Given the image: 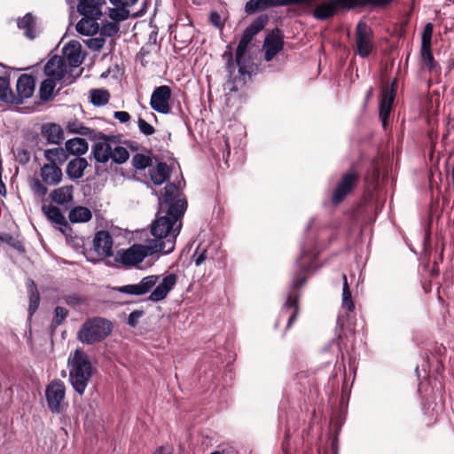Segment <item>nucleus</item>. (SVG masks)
Segmentation results:
<instances>
[{
  "instance_id": "nucleus-38",
  "label": "nucleus",
  "mask_w": 454,
  "mask_h": 454,
  "mask_svg": "<svg viewBox=\"0 0 454 454\" xmlns=\"http://www.w3.org/2000/svg\"><path fill=\"white\" fill-rule=\"evenodd\" d=\"M110 94L106 90H91L90 102L96 106H103L109 101Z\"/></svg>"
},
{
  "instance_id": "nucleus-43",
  "label": "nucleus",
  "mask_w": 454,
  "mask_h": 454,
  "mask_svg": "<svg viewBox=\"0 0 454 454\" xmlns=\"http://www.w3.org/2000/svg\"><path fill=\"white\" fill-rule=\"evenodd\" d=\"M31 283H32V286H35L33 281ZM34 287H35V290H31V294H30V298H29L28 313H29L30 317L33 316L34 313L38 309L39 301H40L39 293L37 292L36 287L35 286H34Z\"/></svg>"
},
{
  "instance_id": "nucleus-18",
  "label": "nucleus",
  "mask_w": 454,
  "mask_h": 454,
  "mask_svg": "<svg viewBox=\"0 0 454 454\" xmlns=\"http://www.w3.org/2000/svg\"><path fill=\"white\" fill-rule=\"evenodd\" d=\"M96 253L102 258L113 255V239L106 231H98L93 239Z\"/></svg>"
},
{
  "instance_id": "nucleus-62",
  "label": "nucleus",
  "mask_w": 454,
  "mask_h": 454,
  "mask_svg": "<svg viewBox=\"0 0 454 454\" xmlns=\"http://www.w3.org/2000/svg\"><path fill=\"white\" fill-rule=\"evenodd\" d=\"M416 373H417L418 377H419V367L416 368Z\"/></svg>"
},
{
  "instance_id": "nucleus-21",
  "label": "nucleus",
  "mask_w": 454,
  "mask_h": 454,
  "mask_svg": "<svg viewBox=\"0 0 454 454\" xmlns=\"http://www.w3.org/2000/svg\"><path fill=\"white\" fill-rule=\"evenodd\" d=\"M283 39L279 35H268L263 43L265 60L270 61L283 49Z\"/></svg>"
},
{
  "instance_id": "nucleus-53",
  "label": "nucleus",
  "mask_w": 454,
  "mask_h": 454,
  "mask_svg": "<svg viewBox=\"0 0 454 454\" xmlns=\"http://www.w3.org/2000/svg\"><path fill=\"white\" fill-rule=\"evenodd\" d=\"M380 178V170L373 168L365 176V182L372 186H375Z\"/></svg>"
},
{
  "instance_id": "nucleus-11",
  "label": "nucleus",
  "mask_w": 454,
  "mask_h": 454,
  "mask_svg": "<svg viewBox=\"0 0 454 454\" xmlns=\"http://www.w3.org/2000/svg\"><path fill=\"white\" fill-rule=\"evenodd\" d=\"M66 395V387L60 380H52L46 387L45 396L48 407L53 413L61 411V403Z\"/></svg>"
},
{
  "instance_id": "nucleus-34",
  "label": "nucleus",
  "mask_w": 454,
  "mask_h": 454,
  "mask_svg": "<svg viewBox=\"0 0 454 454\" xmlns=\"http://www.w3.org/2000/svg\"><path fill=\"white\" fill-rule=\"evenodd\" d=\"M0 100L11 104L15 101L14 92L10 88V81L7 77L0 76Z\"/></svg>"
},
{
  "instance_id": "nucleus-40",
  "label": "nucleus",
  "mask_w": 454,
  "mask_h": 454,
  "mask_svg": "<svg viewBox=\"0 0 454 454\" xmlns=\"http://www.w3.org/2000/svg\"><path fill=\"white\" fill-rule=\"evenodd\" d=\"M152 165V158L143 153H136L132 157V166L136 169H145Z\"/></svg>"
},
{
  "instance_id": "nucleus-46",
  "label": "nucleus",
  "mask_w": 454,
  "mask_h": 454,
  "mask_svg": "<svg viewBox=\"0 0 454 454\" xmlns=\"http://www.w3.org/2000/svg\"><path fill=\"white\" fill-rule=\"evenodd\" d=\"M434 31V26L432 23L426 24L422 35H421V46L427 47L431 46V40Z\"/></svg>"
},
{
  "instance_id": "nucleus-54",
  "label": "nucleus",
  "mask_w": 454,
  "mask_h": 454,
  "mask_svg": "<svg viewBox=\"0 0 454 454\" xmlns=\"http://www.w3.org/2000/svg\"><path fill=\"white\" fill-rule=\"evenodd\" d=\"M110 3L115 7L125 9L134 5L137 0H109Z\"/></svg>"
},
{
  "instance_id": "nucleus-24",
  "label": "nucleus",
  "mask_w": 454,
  "mask_h": 454,
  "mask_svg": "<svg viewBox=\"0 0 454 454\" xmlns=\"http://www.w3.org/2000/svg\"><path fill=\"white\" fill-rule=\"evenodd\" d=\"M42 136L49 144L58 145L63 140V130L61 127L55 123H46L42 126Z\"/></svg>"
},
{
  "instance_id": "nucleus-42",
  "label": "nucleus",
  "mask_w": 454,
  "mask_h": 454,
  "mask_svg": "<svg viewBox=\"0 0 454 454\" xmlns=\"http://www.w3.org/2000/svg\"><path fill=\"white\" fill-rule=\"evenodd\" d=\"M120 29V26L117 22H106L102 24L101 27H99L100 34L103 36H114Z\"/></svg>"
},
{
  "instance_id": "nucleus-45",
  "label": "nucleus",
  "mask_w": 454,
  "mask_h": 454,
  "mask_svg": "<svg viewBox=\"0 0 454 454\" xmlns=\"http://www.w3.org/2000/svg\"><path fill=\"white\" fill-rule=\"evenodd\" d=\"M68 315V311L66 308L58 306L54 310V317L52 320V325L57 327L62 324Z\"/></svg>"
},
{
  "instance_id": "nucleus-57",
  "label": "nucleus",
  "mask_w": 454,
  "mask_h": 454,
  "mask_svg": "<svg viewBox=\"0 0 454 454\" xmlns=\"http://www.w3.org/2000/svg\"><path fill=\"white\" fill-rule=\"evenodd\" d=\"M210 22L216 27H220L222 26L220 14L216 12H212L210 13Z\"/></svg>"
},
{
  "instance_id": "nucleus-36",
  "label": "nucleus",
  "mask_w": 454,
  "mask_h": 454,
  "mask_svg": "<svg viewBox=\"0 0 454 454\" xmlns=\"http://www.w3.org/2000/svg\"><path fill=\"white\" fill-rule=\"evenodd\" d=\"M44 157L49 161L48 164H61L67 158L66 153L62 148H51L44 151Z\"/></svg>"
},
{
  "instance_id": "nucleus-55",
  "label": "nucleus",
  "mask_w": 454,
  "mask_h": 454,
  "mask_svg": "<svg viewBox=\"0 0 454 454\" xmlns=\"http://www.w3.org/2000/svg\"><path fill=\"white\" fill-rule=\"evenodd\" d=\"M142 311L139 310H134L132 311L128 317V324L130 326H136L137 324L138 319L142 317Z\"/></svg>"
},
{
  "instance_id": "nucleus-37",
  "label": "nucleus",
  "mask_w": 454,
  "mask_h": 454,
  "mask_svg": "<svg viewBox=\"0 0 454 454\" xmlns=\"http://www.w3.org/2000/svg\"><path fill=\"white\" fill-rule=\"evenodd\" d=\"M343 286H342V301L341 306L343 309H347L348 312L353 311L355 309V305L352 300L351 292L348 284L347 276L343 275Z\"/></svg>"
},
{
  "instance_id": "nucleus-7",
  "label": "nucleus",
  "mask_w": 454,
  "mask_h": 454,
  "mask_svg": "<svg viewBox=\"0 0 454 454\" xmlns=\"http://www.w3.org/2000/svg\"><path fill=\"white\" fill-rule=\"evenodd\" d=\"M392 1L393 0H330L317 5L313 12V16L318 20H325L333 17L340 7L353 8L361 2H367L375 5H385Z\"/></svg>"
},
{
  "instance_id": "nucleus-32",
  "label": "nucleus",
  "mask_w": 454,
  "mask_h": 454,
  "mask_svg": "<svg viewBox=\"0 0 454 454\" xmlns=\"http://www.w3.org/2000/svg\"><path fill=\"white\" fill-rule=\"evenodd\" d=\"M67 129L69 133L86 136L90 138H93L96 135V131L94 129L85 127L82 122L78 121H69L67 123Z\"/></svg>"
},
{
  "instance_id": "nucleus-6",
  "label": "nucleus",
  "mask_w": 454,
  "mask_h": 454,
  "mask_svg": "<svg viewBox=\"0 0 454 454\" xmlns=\"http://www.w3.org/2000/svg\"><path fill=\"white\" fill-rule=\"evenodd\" d=\"M112 331L109 321L98 317L84 322L77 333L78 340L84 344L99 342Z\"/></svg>"
},
{
  "instance_id": "nucleus-30",
  "label": "nucleus",
  "mask_w": 454,
  "mask_h": 454,
  "mask_svg": "<svg viewBox=\"0 0 454 454\" xmlns=\"http://www.w3.org/2000/svg\"><path fill=\"white\" fill-rule=\"evenodd\" d=\"M91 217V211L88 207L82 206L72 208L68 215L70 222L75 223L89 222Z\"/></svg>"
},
{
  "instance_id": "nucleus-27",
  "label": "nucleus",
  "mask_w": 454,
  "mask_h": 454,
  "mask_svg": "<svg viewBox=\"0 0 454 454\" xmlns=\"http://www.w3.org/2000/svg\"><path fill=\"white\" fill-rule=\"evenodd\" d=\"M169 168L165 162H159L149 169V176L155 185L162 184L169 176Z\"/></svg>"
},
{
  "instance_id": "nucleus-47",
  "label": "nucleus",
  "mask_w": 454,
  "mask_h": 454,
  "mask_svg": "<svg viewBox=\"0 0 454 454\" xmlns=\"http://www.w3.org/2000/svg\"><path fill=\"white\" fill-rule=\"evenodd\" d=\"M128 14L129 12H126L125 9L116 7L115 9H110L108 15L113 22H117L119 24L120 21L127 19Z\"/></svg>"
},
{
  "instance_id": "nucleus-44",
  "label": "nucleus",
  "mask_w": 454,
  "mask_h": 454,
  "mask_svg": "<svg viewBox=\"0 0 454 454\" xmlns=\"http://www.w3.org/2000/svg\"><path fill=\"white\" fill-rule=\"evenodd\" d=\"M31 189H32L34 194L38 198H43L48 192L46 184H44L43 182L41 183V181H39L37 179L32 180Z\"/></svg>"
},
{
  "instance_id": "nucleus-10",
  "label": "nucleus",
  "mask_w": 454,
  "mask_h": 454,
  "mask_svg": "<svg viewBox=\"0 0 454 454\" xmlns=\"http://www.w3.org/2000/svg\"><path fill=\"white\" fill-rule=\"evenodd\" d=\"M359 180V174L355 169H350L344 173L341 179L337 184L331 201L333 205H339L356 187Z\"/></svg>"
},
{
  "instance_id": "nucleus-33",
  "label": "nucleus",
  "mask_w": 454,
  "mask_h": 454,
  "mask_svg": "<svg viewBox=\"0 0 454 454\" xmlns=\"http://www.w3.org/2000/svg\"><path fill=\"white\" fill-rule=\"evenodd\" d=\"M420 58L423 65L427 67L429 72H434L439 69L437 63L434 61L431 46H421Z\"/></svg>"
},
{
  "instance_id": "nucleus-4",
  "label": "nucleus",
  "mask_w": 454,
  "mask_h": 454,
  "mask_svg": "<svg viewBox=\"0 0 454 454\" xmlns=\"http://www.w3.org/2000/svg\"><path fill=\"white\" fill-rule=\"evenodd\" d=\"M67 368L70 384L79 395H82L94 372L88 355L81 349L74 350L68 357Z\"/></svg>"
},
{
  "instance_id": "nucleus-2",
  "label": "nucleus",
  "mask_w": 454,
  "mask_h": 454,
  "mask_svg": "<svg viewBox=\"0 0 454 454\" xmlns=\"http://www.w3.org/2000/svg\"><path fill=\"white\" fill-rule=\"evenodd\" d=\"M317 255L318 252L313 243H303L301 246V254L296 261L298 271L293 277L280 314L281 317L287 316V329L290 328L296 320L299 311V289L306 283L309 275L315 270L313 262Z\"/></svg>"
},
{
  "instance_id": "nucleus-1",
  "label": "nucleus",
  "mask_w": 454,
  "mask_h": 454,
  "mask_svg": "<svg viewBox=\"0 0 454 454\" xmlns=\"http://www.w3.org/2000/svg\"><path fill=\"white\" fill-rule=\"evenodd\" d=\"M164 190V194L159 198L156 219L151 225L154 239L149 242L159 253L169 254L175 248L187 204L176 184L169 183Z\"/></svg>"
},
{
  "instance_id": "nucleus-41",
  "label": "nucleus",
  "mask_w": 454,
  "mask_h": 454,
  "mask_svg": "<svg viewBox=\"0 0 454 454\" xmlns=\"http://www.w3.org/2000/svg\"><path fill=\"white\" fill-rule=\"evenodd\" d=\"M268 21V18L266 16H260L256 18L245 30L248 32L250 35L254 36L261 30L263 29L266 23Z\"/></svg>"
},
{
  "instance_id": "nucleus-20",
  "label": "nucleus",
  "mask_w": 454,
  "mask_h": 454,
  "mask_svg": "<svg viewBox=\"0 0 454 454\" xmlns=\"http://www.w3.org/2000/svg\"><path fill=\"white\" fill-rule=\"evenodd\" d=\"M42 182L46 185H57L62 180V170L57 164H43L40 170Z\"/></svg>"
},
{
  "instance_id": "nucleus-56",
  "label": "nucleus",
  "mask_w": 454,
  "mask_h": 454,
  "mask_svg": "<svg viewBox=\"0 0 454 454\" xmlns=\"http://www.w3.org/2000/svg\"><path fill=\"white\" fill-rule=\"evenodd\" d=\"M114 117L120 122L125 123L130 120V114L125 111H116L114 113Z\"/></svg>"
},
{
  "instance_id": "nucleus-3",
  "label": "nucleus",
  "mask_w": 454,
  "mask_h": 454,
  "mask_svg": "<svg viewBox=\"0 0 454 454\" xmlns=\"http://www.w3.org/2000/svg\"><path fill=\"white\" fill-rule=\"evenodd\" d=\"M159 276L150 275L143 278L137 284L122 286L118 287L117 290L120 293L129 295H143L149 293L155 286L150 294L148 300L153 302H158L164 300L174 288L176 283V276L175 274H168L156 285Z\"/></svg>"
},
{
  "instance_id": "nucleus-58",
  "label": "nucleus",
  "mask_w": 454,
  "mask_h": 454,
  "mask_svg": "<svg viewBox=\"0 0 454 454\" xmlns=\"http://www.w3.org/2000/svg\"><path fill=\"white\" fill-rule=\"evenodd\" d=\"M18 155H19L20 162L25 163V162L28 161V160H29V154L25 150L20 151Z\"/></svg>"
},
{
  "instance_id": "nucleus-50",
  "label": "nucleus",
  "mask_w": 454,
  "mask_h": 454,
  "mask_svg": "<svg viewBox=\"0 0 454 454\" xmlns=\"http://www.w3.org/2000/svg\"><path fill=\"white\" fill-rule=\"evenodd\" d=\"M192 257L196 266L201 265L207 259V249L200 246L198 247Z\"/></svg>"
},
{
  "instance_id": "nucleus-48",
  "label": "nucleus",
  "mask_w": 454,
  "mask_h": 454,
  "mask_svg": "<svg viewBox=\"0 0 454 454\" xmlns=\"http://www.w3.org/2000/svg\"><path fill=\"white\" fill-rule=\"evenodd\" d=\"M0 241L8 244L9 246H11L19 252H24V247L22 243L19 239L11 235L5 234L4 236L0 238Z\"/></svg>"
},
{
  "instance_id": "nucleus-23",
  "label": "nucleus",
  "mask_w": 454,
  "mask_h": 454,
  "mask_svg": "<svg viewBox=\"0 0 454 454\" xmlns=\"http://www.w3.org/2000/svg\"><path fill=\"white\" fill-rule=\"evenodd\" d=\"M101 17L82 16L81 20L76 25L78 33L84 35H92L99 31L98 20Z\"/></svg>"
},
{
  "instance_id": "nucleus-59",
  "label": "nucleus",
  "mask_w": 454,
  "mask_h": 454,
  "mask_svg": "<svg viewBox=\"0 0 454 454\" xmlns=\"http://www.w3.org/2000/svg\"><path fill=\"white\" fill-rule=\"evenodd\" d=\"M332 450H333V454H337L338 452V450H337V442H336V440L333 442L332 443Z\"/></svg>"
},
{
  "instance_id": "nucleus-25",
  "label": "nucleus",
  "mask_w": 454,
  "mask_h": 454,
  "mask_svg": "<svg viewBox=\"0 0 454 454\" xmlns=\"http://www.w3.org/2000/svg\"><path fill=\"white\" fill-rule=\"evenodd\" d=\"M87 167L88 161L85 158L76 157L67 163V175L70 179H79L83 176Z\"/></svg>"
},
{
  "instance_id": "nucleus-9",
  "label": "nucleus",
  "mask_w": 454,
  "mask_h": 454,
  "mask_svg": "<svg viewBox=\"0 0 454 454\" xmlns=\"http://www.w3.org/2000/svg\"><path fill=\"white\" fill-rule=\"evenodd\" d=\"M82 70L76 74H74L71 70L64 62V59L59 55L51 57L44 66V74L47 77L52 78L58 82L64 81L66 84H70L74 82L75 78L79 76Z\"/></svg>"
},
{
  "instance_id": "nucleus-22",
  "label": "nucleus",
  "mask_w": 454,
  "mask_h": 454,
  "mask_svg": "<svg viewBox=\"0 0 454 454\" xmlns=\"http://www.w3.org/2000/svg\"><path fill=\"white\" fill-rule=\"evenodd\" d=\"M105 0H80L77 5V11L82 16L101 17V7Z\"/></svg>"
},
{
  "instance_id": "nucleus-19",
  "label": "nucleus",
  "mask_w": 454,
  "mask_h": 454,
  "mask_svg": "<svg viewBox=\"0 0 454 454\" xmlns=\"http://www.w3.org/2000/svg\"><path fill=\"white\" fill-rule=\"evenodd\" d=\"M113 141L103 137V140L98 141L92 146V153L95 160L99 163H106L111 160Z\"/></svg>"
},
{
  "instance_id": "nucleus-29",
  "label": "nucleus",
  "mask_w": 454,
  "mask_h": 454,
  "mask_svg": "<svg viewBox=\"0 0 454 454\" xmlns=\"http://www.w3.org/2000/svg\"><path fill=\"white\" fill-rule=\"evenodd\" d=\"M89 149L88 143L85 139L75 137L66 142V150L74 155H81L85 153Z\"/></svg>"
},
{
  "instance_id": "nucleus-61",
  "label": "nucleus",
  "mask_w": 454,
  "mask_h": 454,
  "mask_svg": "<svg viewBox=\"0 0 454 454\" xmlns=\"http://www.w3.org/2000/svg\"><path fill=\"white\" fill-rule=\"evenodd\" d=\"M153 454H164L163 448L160 447L158 448Z\"/></svg>"
},
{
  "instance_id": "nucleus-17",
  "label": "nucleus",
  "mask_w": 454,
  "mask_h": 454,
  "mask_svg": "<svg viewBox=\"0 0 454 454\" xmlns=\"http://www.w3.org/2000/svg\"><path fill=\"white\" fill-rule=\"evenodd\" d=\"M81 44L78 42L71 41L63 47L62 55L64 62L72 73L82 63Z\"/></svg>"
},
{
  "instance_id": "nucleus-64",
  "label": "nucleus",
  "mask_w": 454,
  "mask_h": 454,
  "mask_svg": "<svg viewBox=\"0 0 454 454\" xmlns=\"http://www.w3.org/2000/svg\"><path fill=\"white\" fill-rule=\"evenodd\" d=\"M210 454H220V452H218V451H214V452H212V453H210Z\"/></svg>"
},
{
  "instance_id": "nucleus-16",
  "label": "nucleus",
  "mask_w": 454,
  "mask_h": 454,
  "mask_svg": "<svg viewBox=\"0 0 454 454\" xmlns=\"http://www.w3.org/2000/svg\"><path fill=\"white\" fill-rule=\"evenodd\" d=\"M35 82L32 75L21 74L16 83V93H14L15 101L12 104H22L24 99L32 97L35 91Z\"/></svg>"
},
{
  "instance_id": "nucleus-5",
  "label": "nucleus",
  "mask_w": 454,
  "mask_h": 454,
  "mask_svg": "<svg viewBox=\"0 0 454 454\" xmlns=\"http://www.w3.org/2000/svg\"><path fill=\"white\" fill-rule=\"evenodd\" d=\"M253 38L254 36L245 30L237 47L235 62L239 67V77L231 79V75L235 68L232 59H230L226 64L227 70L230 74V80L227 81L225 89L230 92L238 91L239 86H243L245 84L247 76H250V73L245 64V54L247 46ZM230 58H231V54H230Z\"/></svg>"
},
{
  "instance_id": "nucleus-52",
  "label": "nucleus",
  "mask_w": 454,
  "mask_h": 454,
  "mask_svg": "<svg viewBox=\"0 0 454 454\" xmlns=\"http://www.w3.org/2000/svg\"><path fill=\"white\" fill-rule=\"evenodd\" d=\"M64 301L68 306L74 308L81 305L83 302L82 298L76 294L66 295L64 297Z\"/></svg>"
},
{
  "instance_id": "nucleus-31",
  "label": "nucleus",
  "mask_w": 454,
  "mask_h": 454,
  "mask_svg": "<svg viewBox=\"0 0 454 454\" xmlns=\"http://www.w3.org/2000/svg\"><path fill=\"white\" fill-rule=\"evenodd\" d=\"M18 27L25 31V35L29 39L35 37V20L31 13H27L24 17L18 20Z\"/></svg>"
},
{
  "instance_id": "nucleus-35",
  "label": "nucleus",
  "mask_w": 454,
  "mask_h": 454,
  "mask_svg": "<svg viewBox=\"0 0 454 454\" xmlns=\"http://www.w3.org/2000/svg\"><path fill=\"white\" fill-rule=\"evenodd\" d=\"M57 82L58 81L50 77H47V79L42 82L39 88L40 98L42 100L47 101L51 98Z\"/></svg>"
},
{
  "instance_id": "nucleus-39",
  "label": "nucleus",
  "mask_w": 454,
  "mask_h": 454,
  "mask_svg": "<svg viewBox=\"0 0 454 454\" xmlns=\"http://www.w3.org/2000/svg\"><path fill=\"white\" fill-rule=\"evenodd\" d=\"M111 160L116 164H123L129 158V153L127 148L121 145H112Z\"/></svg>"
},
{
  "instance_id": "nucleus-60",
  "label": "nucleus",
  "mask_w": 454,
  "mask_h": 454,
  "mask_svg": "<svg viewBox=\"0 0 454 454\" xmlns=\"http://www.w3.org/2000/svg\"><path fill=\"white\" fill-rule=\"evenodd\" d=\"M340 336H338V339H340ZM338 340H333L332 341L331 345H336V346H337L338 350H340H340H341V348H340V343H339V341H338Z\"/></svg>"
},
{
  "instance_id": "nucleus-26",
  "label": "nucleus",
  "mask_w": 454,
  "mask_h": 454,
  "mask_svg": "<svg viewBox=\"0 0 454 454\" xmlns=\"http://www.w3.org/2000/svg\"><path fill=\"white\" fill-rule=\"evenodd\" d=\"M73 185H65L53 190L51 198L58 205H67L73 200Z\"/></svg>"
},
{
  "instance_id": "nucleus-63",
  "label": "nucleus",
  "mask_w": 454,
  "mask_h": 454,
  "mask_svg": "<svg viewBox=\"0 0 454 454\" xmlns=\"http://www.w3.org/2000/svg\"><path fill=\"white\" fill-rule=\"evenodd\" d=\"M311 224H312V222L309 223V224L308 225L307 229H309L311 227Z\"/></svg>"
},
{
  "instance_id": "nucleus-28",
  "label": "nucleus",
  "mask_w": 454,
  "mask_h": 454,
  "mask_svg": "<svg viewBox=\"0 0 454 454\" xmlns=\"http://www.w3.org/2000/svg\"><path fill=\"white\" fill-rule=\"evenodd\" d=\"M42 210L48 220L59 226H67V221L59 207L55 206L42 207Z\"/></svg>"
},
{
  "instance_id": "nucleus-49",
  "label": "nucleus",
  "mask_w": 454,
  "mask_h": 454,
  "mask_svg": "<svg viewBox=\"0 0 454 454\" xmlns=\"http://www.w3.org/2000/svg\"><path fill=\"white\" fill-rule=\"evenodd\" d=\"M137 126L139 131L145 136H151L155 132L154 128L143 118H138Z\"/></svg>"
},
{
  "instance_id": "nucleus-12",
  "label": "nucleus",
  "mask_w": 454,
  "mask_h": 454,
  "mask_svg": "<svg viewBox=\"0 0 454 454\" xmlns=\"http://www.w3.org/2000/svg\"><path fill=\"white\" fill-rule=\"evenodd\" d=\"M356 34L357 53L362 58H365L373 50L372 31L366 23L359 21Z\"/></svg>"
},
{
  "instance_id": "nucleus-51",
  "label": "nucleus",
  "mask_w": 454,
  "mask_h": 454,
  "mask_svg": "<svg viewBox=\"0 0 454 454\" xmlns=\"http://www.w3.org/2000/svg\"><path fill=\"white\" fill-rule=\"evenodd\" d=\"M106 40L103 36L90 38L86 41L87 46L93 51H99L103 48Z\"/></svg>"
},
{
  "instance_id": "nucleus-14",
  "label": "nucleus",
  "mask_w": 454,
  "mask_h": 454,
  "mask_svg": "<svg viewBox=\"0 0 454 454\" xmlns=\"http://www.w3.org/2000/svg\"><path fill=\"white\" fill-rule=\"evenodd\" d=\"M314 0H249L246 3V12L252 14L265 11L270 7L286 6L290 4H309Z\"/></svg>"
},
{
  "instance_id": "nucleus-8",
  "label": "nucleus",
  "mask_w": 454,
  "mask_h": 454,
  "mask_svg": "<svg viewBox=\"0 0 454 454\" xmlns=\"http://www.w3.org/2000/svg\"><path fill=\"white\" fill-rule=\"evenodd\" d=\"M156 253L159 252L150 242L147 245H133L128 249L119 250L116 261L126 266H135L142 262L146 256Z\"/></svg>"
},
{
  "instance_id": "nucleus-13",
  "label": "nucleus",
  "mask_w": 454,
  "mask_h": 454,
  "mask_svg": "<svg viewBox=\"0 0 454 454\" xmlns=\"http://www.w3.org/2000/svg\"><path fill=\"white\" fill-rule=\"evenodd\" d=\"M170 98L171 90L168 86L156 87L151 95L150 106L160 114H167L170 112Z\"/></svg>"
},
{
  "instance_id": "nucleus-15",
  "label": "nucleus",
  "mask_w": 454,
  "mask_h": 454,
  "mask_svg": "<svg viewBox=\"0 0 454 454\" xmlns=\"http://www.w3.org/2000/svg\"><path fill=\"white\" fill-rule=\"evenodd\" d=\"M395 86L396 82L394 81L390 87L384 88L382 90V96L380 101L379 114L384 128L387 127V120L392 110L395 97Z\"/></svg>"
}]
</instances>
